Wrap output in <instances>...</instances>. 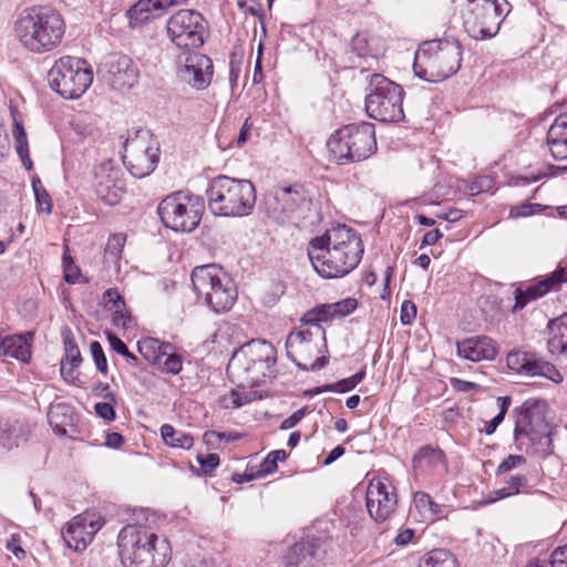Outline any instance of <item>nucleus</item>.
<instances>
[{
	"label": "nucleus",
	"instance_id": "1",
	"mask_svg": "<svg viewBox=\"0 0 567 567\" xmlns=\"http://www.w3.org/2000/svg\"><path fill=\"white\" fill-rule=\"evenodd\" d=\"M276 349L266 340H251L236 351L227 365V374L237 388L224 395V408H239L246 403L261 399V392L252 386L265 383L274 377Z\"/></svg>",
	"mask_w": 567,
	"mask_h": 567
},
{
	"label": "nucleus",
	"instance_id": "2",
	"mask_svg": "<svg viewBox=\"0 0 567 567\" xmlns=\"http://www.w3.org/2000/svg\"><path fill=\"white\" fill-rule=\"evenodd\" d=\"M307 251L317 274L332 279L351 272L359 265L364 249L354 229L338 225L312 238Z\"/></svg>",
	"mask_w": 567,
	"mask_h": 567
},
{
	"label": "nucleus",
	"instance_id": "3",
	"mask_svg": "<svg viewBox=\"0 0 567 567\" xmlns=\"http://www.w3.org/2000/svg\"><path fill=\"white\" fill-rule=\"evenodd\" d=\"M65 33V21L58 11L42 6L23 10L13 23V37L29 53L43 54L56 49Z\"/></svg>",
	"mask_w": 567,
	"mask_h": 567
},
{
	"label": "nucleus",
	"instance_id": "4",
	"mask_svg": "<svg viewBox=\"0 0 567 567\" xmlns=\"http://www.w3.org/2000/svg\"><path fill=\"white\" fill-rule=\"evenodd\" d=\"M117 545L121 559L128 567H164L169 560L168 543L142 525L124 526Z\"/></svg>",
	"mask_w": 567,
	"mask_h": 567
},
{
	"label": "nucleus",
	"instance_id": "5",
	"mask_svg": "<svg viewBox=\"0 0 567 567\" xmlns=\"http://www.w3.org/2000/svg\"><path fill=\"white\" fill-rule=\"evenodd\" d=\"M209 210L221 217H245L256 204V189L248 179L226 175L214 177L206 189Z\"/></svg>",
	"mask_w": 567,
	"mask_h": 567
},
{
	"label": "nucleus",
	"instance_id": "6",
	"mask_svg": "<svg viewBox=\"0 0 567 567\" xmlns=\"http://www.w3.org/2000/svg\"><path fill=\"white\" fill-rule=\"evenodd\" d=\"M462 48L455 40H432L415 52L413 71L426 82H441L461 68Z\"/></svg>",
	"mask_w": 567,
	"mask_h": 567
},
{
	"label": "nucleus",
	"instance_id": "7",
	"mask_svg": "<svg viewBox=\"0 0 567 567\" xmlns=\"http://www.w3.org/2000/svg\"><path fill=\"white\" fill-rule=\"evenodd\" d=\"M327 146L338 164L364 161L377 151L374 126L368 122L346 125L329 137Z\"/></svg>",
	"mask_w": 567,
	"mask_h": 567
},
{
	"label": "nucleus",
	"instance_id": "8",
	"mask_svg": "<svg viewBox=\"0 0 567 567\" xmlns=\"http://www.w3.org/2000/svg\"><path fill=\"white\" fill-rule=\"evenodd\" d=\"M192 284L197 298L216 313L229 311L237 300L234 281L216 265L194 268Z\"/></svg>",
	"mask_w": 567,
	"mask_h": 567
},
{
	"label": "nucleus",
	"instance_id": "9",
	"mask_svg": "<svg viewBox=\"0 0 567 567\" xmlns=\"http://www.w3.org/2000/svg\"><path fill=\"white\" fill-rule=\"evenodd\" d=\"M326 350V331L322 327L295 328L286 339L287 357L301 370L322 369L328 363V359L323 354Z\"/></svg>",
	"mask_w": 567,
	"mask_h": 567
},
{
	"label": "nucleus",
	"instance_id": "10",
	"mask_svg": "<svg viewBox=\"0 0 567 567\" xmlns=\"http://www.w3.org/2000/svg\"><path fill=\"white\" fill-rule=\"evenodd\" d=\"M403 97L401 85L381 74H373L365 96L367 114L380 122H400L404 118Z\"/></svg>",
	"mask_w": 567,
	"mask_h": 567
},
{
	"label": "nucleus",
	"instance_id": "11",
	"mask_svg": "<svg viewBox=\"0 0 567 567\" xmlns=\"http://www.w3.org/2000/svg\"><path fill=\"white\" fill-rule=\"evenodd\" d=\"M511 9L507 0H467L465 30L476 40L491 39L498 33L501 23Z\"/></svg>",
	"mask_w": 567,
	"mask_h": 567
},
{
	"label": "nucleus",
	"instance_id": "12",
	"mask_svg": "<svg viewBox=\"0 0 567 567\" xmlns=\"http://www.w3.org/2000/svg\"><path fill=\"white\" fill-rule=\"evenodd\" d=\"M50 86L64 99H78L90 87L93 72L86 62L73 58L62 56L54 62L48 73Z\"/></svg>",
	"mask_w": 567,
	"mask_h": 567
},
{
	"label": "nucleus",
	"instance_id": "13",
	"mask_svg": "<svg viewBox=\"0 0 567 567\" xmlns=\"http://www.w3.org/2000/svg\"><path fill=\"white\" fill-rule=\"evenodd\" d=\"M203 210L200 197L184 192L166 196L158 205L164 226L175 231H193L199 225Z\"/></svg>",
	"mask_w": 567,
	"mask_h": 567
},
{
	"label": "nucleus",
	"instance_id": "14",
	"mask_svg": "<svg viewBox=\"0 0 567 567\" xmlns=\"http://www.w3.org/2000/svg\"><path fill=\"white\" fill-rule=\"evenodd\" d=\"M159 158V143L148 130H138L126 140L123 159L128 172L137 178L148 176Z\"/></svg>",
	"mask_w": 567,
	"mask_h": 567
},
{
	"label": "nucleus",
	"instance_id": "15",
	"mask_svg": "<svg viewBox=\"0 0 567 567\" xmlns=\"http://www.w3.org/2000/svg\"><path fill=\"white\" fill-rule=\"evenodd\" d=\"M267 208L278 223L298 225L310 210V199L301 185L278 187L267 199Z\"/></svg>",
	"mask_w": 567,
	"mask_h": 567
},
{
	"label": "nucleus",
	"instance_id": "16",
	"mask_svg": "<svg viewBox=\"0 0 567 567\" xmlns=\"http://www.w3.org/2000/svg\"><path fill=\"white\" fill-rule=\"evenodd\" d=\"M166 29L171 41L178 48L197 49L204 43V18L195 10H178L168 19Z\"/></svg>",
	"mask_w": 567,
	"mask_h": 567
},
{
	"label": "nucleus",
	"instance_id": "17",
	"mask_svg": "<svg viewBox=\"0 0 567 567\" xmlns=\"http://www.w3.org/2000/svg\"><path fill=\"white\" fill-rule=\"evenodd\" d=\"M92 187L96 196L105 204L116 205L125 188L123 173L113 161H103L93 168Z\"/></svg>",
	"mask_w": 567,
	"mask_h": 567
},
{
	"label": "nucleus",
	"instance_id": "18",
	"mask_svg": "<svg viewBox=\"0 0 567 567\" xmlns=\"http://www.w3.org/2000/svg\"><path fill=\"white\" fill-rule=\"evenodd\" d=\"M177 75L190 86L204 90L212 81V60L192 49L186 50L177 58Z\"/></svg>",
	"mask_w": 567,
	"mask_h": 567
},
{
	"label": "nucleus",
	"instance_id": "19",
	"mask_svg": "<svg viewBox=\"0 0 567 567\" xmlns=\"http://www.w3.org/2000/svg\"><path fill=\"white\" fill-rule=\"evenodd\" d=\"M507 367L516 371L517 373L530 375V377H544L556 384L563 382V374L556 369V367L542 358L536 353L525 352L519 350L511 351L506 358Z\"/></svg>",
	"mask_w": 567,
	"mask_h": 567
},
{
	"label": "nucleus",
	"instance_id": "20",
	"mask_svg": "<svg viewBox=\"0 0 567 567\" xmlns=\"http://www.w3.org/2000/svg\"><path fill=\"white\" fill-rule=\"evenodd\" d=\"M101 70L105 72L111 86L116 90L133 87L140 76V71L133 60L118 53L109 55L101 64Z\"/></svg>",
	"mask_w": 567,
	"mask_h": 567
},
{
	"label": "nucleus",
	"instance_id": "21",
	"mask_svg": "<svg viewBox=\"0 0 567 567\" xmlns=\"http://www.w3.org/2000/svg\"><path fill=\"white\" fill-rule=\"evenodd\" d=\"M365 498L368 512L377 522L386 520L398 503L394 487L381 480H372L369 483Z\"/></svg>",
	"mask_w": 567,
	"mask_h": 567
},
{
	"label": "nucleus",
	"instance_id": "22",
	"mask_svg": "<svg viewBox=\"0 0 567 567\" xmlns=\"http://www.w3.org/2000/svg\"><path fill=\"white\" fill-rule=\"evenodd\" d=\"M101 527L100 519H95L93 514L84 513L66 524L62 529V537L70 548L80 551L86 548Z\"/></svg>",
	"mask_w": 567,
	"mask_h": 567
},
{
	"label": "nucleus",
	"instance_id": "23",
	"mask_svg": "<svg viewBox=\"0 0 567 567\" xmlns=\"http://www.w3.org/2000/svg\"><path fill=\"white\" fill-rule=\"evenodd\" d=\"M563 282H567V269L564 267H558L543 280L532 282L525 287H518L515 290L514 309H523L530 301L542 298L551 289H555L556 286Z\"/></svg>",
	"mask_w": 567,
	"mask_h": 567
},
{
	"label": "nucleus",
	"instance_id": "24",
	"mask_svg": "<svg viewBox=\"0 0 567 567\" xmlns=\"http://www.w3.org/2000/svg\"><path fill=\"white\" fill-rule=\"evenodd\" d=\"M415 477L440 476L446 471L442 450L430 445L421 447L413 457Z\"/></svg>",
	"mask_w": 567,
	"mask_h": 567
},
{
	"label": "nucleus",
	"instance_id": "25",
	"mask_svg": "<svg viewBox=\"0 0 567 567\" xmlns=\"http://www.w3.org/2000/svg\"><path fill=\"white\" fill-rule=\"evenodd\" d=\"M457 354L468 361L494 360L497 344L486 336L467 338L456 343Z\"/></svg>",
	"mask_w": 567,
	"mask_h": 567
},
{
	"label": "nucleus",
	"instance_id": "26",
	"mask_svg": "<svg viewBox=\"0 0 567 567\" xmlns=\"http://www.w3.org/2000/svg\"><path fill=\"white\" fill-rule=\"evenodd\" d=\"M547 403L529 399L513 411L515 425H548Z\"/></svg>",
	"mask_w": 567,
	"mask_h": 567
},
{
	"label": "nucleus",
	"instance_id": "27",
	"mask_svg": "<svg viewBox=\"0 0 567 567\" xmlns=\"http://www.w3.org/2000/svg\"><path fill=\"white\" fill-rule=\"evenodd\" d=\"M321 542L318 538H307L297 542L285 557L286 567H306L316 557Z\"/></svg>",
	"mask_w": 567,
	"mask_h": 567
},
{
	"label": "nucleus",
	"instance_id": "28",
	"mask_svg": "<svg viewBox=\"0 0 567 567\" xmlns=\"http://www.w3.org/2000/svg\"><path fill=\"white\" fill-rule=\"evenodd\" d=\"M547 145L556 159L567 158V112L560 114L547 132Z\"/></svg>",
	"mask_w": 567,
	"mask_h": 567
},
{
	"label": "nucleus",
	"instance_id": "29",
	"mask_svg": "<svg viewBox=\"0 0 567 567\" xmlns=\"http://www.w3.org/2000/svg\"><path fill=\"white\" fill-rule=\"evenodd\" d=\"M32 332L25 334H12L0 339V354L14 358L21 362H28L31 358Z\"/></svg>",
	"mask_w": 567,
	"mask_h": 567
},
{
	"label": "nucleus",
	"instance_id": "30",
	"mask_svg": "<svg viewBox=\"0 0 567 567\" xmlns=\"http://www.w3.org/2000/svg\"><path fill=\"white\" fill-rule=\"evenodd\" d=\"M130 25L141 27L154 19L163 17L161 1L138 0L126 12Z\"/></svg>",
	"mask_w": 567,
	"mask_h": 567
},
{
	"label": "nucleus",
	"instance_id": "31",
	"mask_svg": "<svg viewBox=\"0 0 567 567\" xmlns=\"http://www.w3.org/2000/svg\"><path fill=\"white\" fill-rule=\"evenodd\" d=\"M415 511L421 522L432 523L443 517L442 506L435 503L432 496L425 492H415L411 513Z\"/></svg>",
	"mask_w": 567,
	"mask_h": 567
},
{
	"label": "nucleus",
	"instance_id": "32",
	"mask_svg": "<svg viewBox=\"0 0 567 567\" xmlns=\"http://www.w3.org/2000/svg\"><path fill=\"white\" fill-rule=\"evenodd\" d=\"M104 307L112 312V322L115 327L126 328L130 315L123 297L116 289H107L103 293Z\"/></svg>",
	"mask_w": 567,
	"mask_h": 567
},
{
	"label": "nucleus",
	"instance_id": "33",
	"mask_svg": "<svg viewBox=\"0 0 567 567\" xmlns=\"http://www.w3.org/2000/svg\"><path fill=\"white\" fill-rule=\"evenodd\" d=\"M551 337L548 350L553 354H567V313L548 322Z\"/></svg>",
	"mask_w": 567,
	"mask_h": 567
},
{
	"label": "nucleus",
	"instance_id": "34",
	"mask_svg": "<svg viewBox=\"0 0 567 567\" xmlns=\"http://www.w3.org/2000/svg\"><path fill=\"white\" fill-rule=\"evenodd\" d=\"M164 443L173 449L189 450L194 444V437L178 427H161Z\"/></svg>",
	"mask_w": 567,
	"mask_h": 567
},
{
	"label": "nucleus",
	"instance_id": "35",
	"mask_svg": "<svg viewBox=\"0 0 567 567\" xmlns=\"http://www.w3.org/2000/svg\"><path fill=\"white\" fill-rule=\"evenodd\" d=\"M13 138H14V146L16 151L21 158L24 167L30 171L32 169V161L29 156V146H28V140L27 134L24 131V127L22 125V122H20L17 117L13 118Z\"/></svg>",
	"mask_w": 567,
	"mask_h": 567
},
{
	"label": "nucleus",
	"instance_id": "36",
	"mask_svg": "<svg viewBox=\"0 0 567 567\" xmlns=\"http://www.w3.org/2000/svg\"><path fill=\"white\" fill-rule=\"evenodd\" d=\"M137 348L145 360L155 364L164 350H169V343L162 342L155 338H145L138 341Z\"/></svg>",
	"mask_w": 567,
	"mask_h": 567
},
{
	"label": "nucleus",
	"instance_id": "37",
	"mask_svg": "<svg viewBox=\"0 0 567 567\" xmlns=\"http://www.w3.org/2000/svg\"><path fill=\"white\" fill-rule=\"evenodd\" d=\"M420 567H458L456 558L445 549L430 551Z\"/></svg>",
	"mask_w": 567,
	"mask_h": 567
},
{
	"label": "nucleus",
	"instance_id": "38",
	"mask_svg": "<svg viewBox=\"0 0 567 567\" xmlns=\"http://www.w3.org/2000/svg\"><path fill=\"white\" fill-rule=\"evenodd\" d=\"M154 365L163 372L177 374L182 370L183 361L181 355L175 352L174 347L169 343V350H164Z\"/></svg>",
	"mask_w": 567,
	"mask_h": 567
},
{
	"label": "nucleus",
	"instance_id": "39",
	"mask_svg": "<svg viewBox=\"0 0 567 567\" xmlns=\"http://www.w3.org/2000/svg\"><path fill=\"white\" fill-rule=\"evenodd\" d=\"M243 437V434L237 432L223 433L215 430L206 431L203 434L204 443L214 450L225 447L230 441H237Z\"/></svg>",
	"mask_w": 567,
	"mask_h": 567
},
{
	"label": "nucleus",
	"instance_id": "40",
	"mask_svg": "<svg viewBox=\"0 0 567 567\" xmlns=\"http://www.w3.org/2000/svg\"><path fill=\"white\" fill-rule=\"evenodd\" d=\"M288 457L285 450H275L270 452L265 460L260 463L257 476L265 477L278 468V462H284Z\"/></svg>",
	"mask_w": 567,
	"mask_h": 567
},
{
	"label": "nucleus",
	"instance_id": "41",
	"mask_svg": "<svg viewBox=\"0 0 567 567\" xmlns=\"http://www.w3.org/2000/svg\"><path fill=\"white\" fill-rule=\"evenodd\" d=\"M125 243L126 235L124 234H114L110 236L105 247V259L116 264L122 257Z\"/></svg>",
	"mask_w": 567,
	"mask_h": 567
},
{
	"label": "nucleus",
	"instance_id": "42",
	"mask_svg": "<svg viewBox=\"0 0 567 567\" xmlns=\"http://www.w3.org/2000/svg\"><path fill=\"white\" fill-rule=\"evenodd\" d=\"M244 56V49L241 47H234L229 55V83L231 89H234L237 85L238 79L241 73Z\"/></svg>",
	"mask_w": 567,
	"mask_h": 567
},
{
	"label": "nucleus",
	"instance_id": "43",
	"mask_svg": "<svg viewBox=\"0 0 567 567\" xmlns=\"http://www.w3.org/2000/svg\"><path fill=\"white\" fill-rule=\"evenodd\" d=\"M306 414H309L312 416L311 421L313 422L315 425L318 423V420L315 417L317 415H321L322 423H326L327 419H332L328 411L323 413L321 410L316 412L315 410H307V408H302V409L297 410L289 417H287L281 423V425H296L297 423H299L302 420V417Z\"/></svg>",
	"mask_w": 567,
	"mask_h": 567
},
{
	"label": "nucleus",
	"instance_id": "44",
	"mask_svg": "<svg viewBox=\"0 0 567 567\" xmlns=\"http://www.w3.org/2000/svg\"><path fill=\"white\" fill-rule=\"evenodd\" d=\"M550 433L539 434L537 427H514V437L519 441L523 437H528L533 444H547L549 443Z\"/></svg>",
	"mask_w": 567,
	"mask_h": 567
},
{
	"label": "nucleus",
	"instance_id": "45",
	"mask_svg": "<svg viewBox=\"0 0 567 567\" xmlns=\"http://www.w3.org/2000/svg\"><path fill=\"white\" fill-rule=\"evenodd\" d=\"M364 377H365V369H362L359 372H357L355 374H353L349 378L342 379V380L336 382L334 384H331L328 389L336 391V392H340V393L349 392L352 389H354L364 379Z\"/></svg>",
	"mask_w": 567,
	"mask_h": 567
},
{
	"label": "nucleus",
	"instance_id": "46",
	"mask_svg": "<svg viewBox=\"0 0 567 567\" xmlns=\"http://www.w3.org/2000/svg\"><path fill=\"white\" fill-rule=\"evenodd\" d=\"M32 187L37 200V206L40 212L50 214L52 212V203L49 193L42 187L40 181H33Z\"/></svg>",
	"mask_w": 567,
	"mask_h": 567
},
{
	"label": "nucleus",
	"instance_id": "47",
	"mask_svg": "<svg viewBox=\"0 0 567 567\" xmlns=\"http://www.w3.org/2000/svg\"><path fill=\"white\" fill-rule=\"evenodd\" d=\"M64 280L68 284H76L81 276L80 268L74 264L72 257L69 255L68 249L63 254L62 258Z\"/></svg>",
	"mask_w": 567,
	"mask_h": 567
},
{
	"label": "nucleus",
	"instance_id": "48",
	"mask_svg": "<svg viewBox=\"0 0 567 567\" xmlns=\"http://www.w3.org/2000/svg\"><path fill=\"white\" fill-rule=\"evenodd\" d=\"M511 396L497 398L495 402L497 413L494 416H492V419L487 422L486 425H499L503 422L505 414L507 413L511 406Z\"/></svg>",
	"mask_w": 567,
	"mask_h": 567
},
{
	"label": "nucleus",
	"instance_id": "49",
	"mask_svg": "<svg viewBox=\"0 0 567 567\" xmlns=\"http://www.w3.org/2000/svg\"><path fill=\"white\" fill-rule=\"evenodd\" d=\"M351 47L359 56L374 55V51L369 43L365 34H357L351 42Z\"/></svg>",
	"mask_w": 567,
	"mask_h": 567
},
{
	"label": "nucleus",
	"instance_id": "50",
	"mask_svg": "<svg viewBox=\"0 0 567 567\" xmlns=\"http://www.w3.org/2000/svg\"><path fill=\"white\" fill-rule=\"evenodd\" d=\"M90 350L97 370L105 374L107 372V361L101 343L99 341H92L90 344Z\"/></svg>",
	"mask_w": 567,
	"mask_h": 567
},
{
	"label": "nucleus",
	"instance_id": "51",
	"mask_svg": "<svg viewBox=\"0 0 567 567\" xmlns=\"http://www.w3.org/2000/svg\"><path fill=\"white\" fill-rule=\"evenodd\" d=\"M64 350L65 360L69 361L72 367H78L81 363V353L76 343L69 338H64Z\"/></svg>",
	"mask_w": 567,
	"mask_h": 567
},
{
	"label": "nucleus",
	"instance_id": "52",
	"mask_svg": "<svg viewBox=\"0 0 567 567\" xmlns=\"http://www.w3.org/2000/svg\"><path fill=\"white\" fill-rule=\"evenodd\" d=\"M416 317V306L411 300H404L401 305L400 321L404 326L411 324Z\"/></svg>",
	"mask_w": 567,
	"mask_h": 567
},
{
	"label": "nucleus",
	"instance_id": "53",
	"mask_svg": "<svg viewBox=\"0 0 567 567\" xmlns=\"http://www.w3.org/2000/svg\"><path fill=\"white\" fill-rule=\"evenodd\" d=\"M332 306L336 308L337 318H343L357 309L358 302L354 298H346L332 303Z\"/></svg>",
	"mask_w": 567,
	"mask_h": 567
},
{
	"label": "nucleus",
	"instance_id": "54",
	"mask_svg": "<svg viewBox=\"0 0 567 567\" xmlns=\"http://www.w3.org/2000/svg\"><path fill=\"white\" fill-rule=\"evenodd\" d=\"M107 340H109L111 348L115 352L122 354L123 357L127 358L128 360H132V361L136 360V357L132 352L128 351L125 343L118 337H116L112 332H107Z\"/></svg>",
	"mask_w": 567,
	"mask_h": 567
},
{
	"label": "nucleus",
	"instance_id": "55",
	"mask_svg": "<svg viewBox=\"0 0 567 567\" xmlns=\"http://www.w3.org/2000/svg\"><path fill=\"white\" fill-rule=\"evenodd\" d=\"M526 462L525 457L522 455H508L497 467V474H502L508 472L513 468H516L523 465Z\"/></svg>",
	"mask_w": 567,
	"mask_h": 567
},
{
	"label": "nucleus",
	"instance_id": "56",
	"mask_svg": "<svg viewBox=\"0 0 567 567\" xmlns=\"http://www.w3.org/2000/svg\"><path fill=\"white\" fill-rule=\"evenodd\" d=\"M320 312L317 308L306 312L300 319V326L297 329H310L313 326H320Z\"/></svg>",
	"mask_w": 567,
	"mask_h": 567
},
{
	"label": "nucleus",
	"instance_id": "57",
	"mask_svg": "<svg viewBox=\"0 0 567 567\" xmlns=\"http://www.w3.org/2000/svg\"><path fill=\"white\" fill-rule=\"evenodd\" d=\"M450 383L455 391L463 393H468L481 389L480 384L458 378H451Z\"/></svg>",
	"mask_w": 567,
	"mask_h": 567
},
{
	"label": "nucleus",
	"instance_id": "58",
	"mask_svg": "<svg viewBox=\"0 0 567 567\" xmlns=\"http://www.w3.org/2000/svg\"><path fill=\"white\" fill-rule=\"evenodd\" d=\"M493 181L488 176H480L474 179L470 186L471 195H477L482 192H486L492 187Z\"/></svg>",
	"mask_w": 567,
	"mask_h": 567
},
{
	"label": "nucleus",
	"instance_id": "59",
	"mask_svg": "<svg viewBox=\"0 0 567 567\" xmlns=\"http://www.w3.org/2000/svg\"><path fill=\"white\" fill-rule=\"evenodd\" d=\"M551 567H567V546L557 547L550 555Z\"/></svg>",
	"mask_w": 567,
	"mask_h": 567
},
{
	"label": "nucleus",
	"instance_id": "60",
	"mask_svg": "<svg viewBox=\"0 0 567 567\" xmlns=\"http://www.w3.org/2000/svg\"><path fill=\"white\" fill-rule=\"evenodd\" d=\"M198 463L205 473H209L219 465V456L215 453L198 456Z\"/></svg>",
	"mask_w": 567,
	"mask_h": 567
},
{
	"label": "nucleus",
	"instance_id": "61",
	"mask_svg": "<svg viewBox=\"0 0 567 567\" xmlns=\"http://www.w3.org/2000/svg\"><path fill=\"white\" fill-rule=\"evenodd\" d=\"M95 412L104 421H113L115 417V411L110 403L99 402L95 404Z\"/></svg>",
	"mask_w": 567,
	"mask_h": 567
},
{
	"label": "nucleus",
	"instance_id": "62",
	"mask_svg": "<svg viewBox=\"0 0 567 567\" xmlns=\"http://www.w3.org/2000/svg\"><path fill=\"white\" fill-rule=\"evenodd\" d=\"M262 49H264L262 43H259L257 58H256V62H255L254 75H252V82L255 84H259L264 80L262 65H261Z\"/></svg>",
	"mask_w": 567,
	"mask_h": 567
},
{
	"label": "nucleus",
	"instance_id": "63",
	"mask_svg": "<svg viewBox=\"0 0 567 567\" xmlns=\"http://www.w3.org/2000/svg\"><path fill=\"white\" fill-rule=\"evenodd\" d=\"M506 483L511 492L515 495L519 493L522 487L526 486L527 478L524 475H512Z\"/></svg>",
	"mask_w": 567,
	"mask_h": 567
},
{
	"label": "nucleus",
	"instance_id": "64",
	"mask_svg": "<svg viewBox=\"0 0 567 567\" xmlns=\"http://www.w3.org/2000/svg\"><path fill=\"white\" fill-rule=\"evenodd\" d=\"M123 443H124V437L120 433L112 432V433H107L105 436V445L107 447L118 449L123 445Z\"/></svg>",
	"mask_w": 567,
	"mask_h": 567
}]
</instances>
